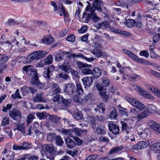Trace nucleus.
Here are the masks:
<instances>
[{
  "label": "nucleus",
  "instance_id": "nucleus-1",
  "mask_svg": "<svg viewBox=\"0 0 160 160\" xmlns=\"http://www.w3.org/2000/svg\"><path fill=\"white\" fill-rule=\"evenodd\" d=\"M127 100L131 105L136 107L131 108L130 113L136 115L138 112V109L142 110L146 108L145 106L143 103L133 98H128Z\"/></svg>",
  "mask_w": 160,
  "mask_h": 160
},
{
  "label": "nucleus",
  "instance_id": "nucleus-2",
  "mask_svg": "<svg viewBox=\"0 0 160 160\" xmlns=\"http://www.w3.org/2000/svg\"><path fill=\"white\" fill-rule=\"evenodd\" d=\"M48 52L42 51H34L28 55L26 58L27 62L30 63L35 60H37L44 57Z\"/></svg>",
  "mask_w": 160,
  "mask_h": 160
},
{
  "label": "nucleus",
  "instance_id": "nucleus-3",
  "mask_svg": "<svg viewBox=\"0 0 160 160\" xmlns=\"http://www.w3.org/2000/svg\"><path fill=\"white\" fill-rule=\"evenodd\" d=\"M147 110L148 111H144L136 116L135 118H137V121H140L143 118L148 116L149 115V112L150 113L156 112L157 108L154 105L149 104L148 105Z\"/></svg>",
  "mask_w": 160,
  "mask_h": 160
},
{
  "label": "nucleus",
  "instance_id": "nucleus-4",
  "mask_svg": "<svg viewBox=\"0 0 160 160\" xmlns=\"http://www.w3.org/2000/svg\"><path fill=\"white\" fill-rule=\"evenodd\" d=\"M64 52H65V56L67 54V56L64 59V61L63 62V64H69L71 57H72L73 58L75 57L81 58L89 62L93 61L94 60V58H87L81 53L76 54L74 53H72L64 51Z\"/></svg>",
  "mask_w": 160,
  "mask_h": 160
},
{
  "label": "nucleus",
  "instance_id": "nucleus-5",
  "mask_svg": "<svg viewBox=\"0 0 160 160\" xmlns=\"http://www.w3.org/2000/svg\"><path fill=\"white\" fill-rule=\"evenodd\" d=\"M42 148L44 151L46 152L48 154L47 157L51 160H53L57 153L56 148L52 144H45L42 146Z\"/></svg>",
  "mask_w": 160,
  "mask_h": 160
},
{
  "label": "nucleus",
  "instance_id": "nucleus-6",
  "mask_svg": "<svg viewBox=\"0 0 160 160\" xmlns=\"http://www.w3.org/2000/svg\"><path fill=\"white\" fill-rule=\"evenodd\" d=\"M101 45L98 43L93 42L92 44L91 52L96 56L100 57L102 54Z\"/></svg>",
  "mask_w": 160,
  "mask_h": 160
},
{
  "label": "nucleus",
  "instance_id": "nucleus-7",
  "mask_svg": "<svg viewBox=\"0 0 160 160\" xmlns=\"http://www.w3.org/2000/svg\"><path fill=\"white\" fill-rule=\"evenodd\" d=\"M96 86L97 89L99 92L100 94L103 101L105 102H107L109 97L110 96L108 93L107 94L106 93V89L98 83L97 84Z\"/></svg>",
  "mask_w": 160,
  "mask_h": 160
},
{
  "label": "nucleus",
  "instance_id": "nucleus-8",
  "mask_svg": "<svg viewBox=\"0 0 160 160\" xmlns=\"http://www.w3.org/2000/svg\"><path fill=\"white\" fill-rule=\"evenodd\" d=\"M23 71L26 72L32 78L38 74L36 69L31 65L24 66L22 68Z\"/></svg>",
  "mask_w": 160,
  "mask_h": 160
},
{
  "label": "nucleus",
  "instance_id": "nucleus-9",
  "mask_svg": "<svg viewBox=\"0 0 160 160\" xmlns=\"http://www.w3.org/2000/svg\"><path fill=\"white\" fill-rule=\"evenodd\" d=\"M9 58L7 55L0 54V71H2L6 68L5 62L8 61Z\"/></svg>",
  "mask_w": 160,
  "mask_h": 160
},
{
  "label": "nucleus",
  "instance_id": "nucleus-10",
  "mask_svg": "<svg viewBox=\"0 0 160 160\" xmlns=\"http://www.w3.org/2000/svg\"><path fill=\"white\" fill-rule=\"evenodd\" d=\"M9 115L14 120L18 121L19 119L22 117L21 113L20 110L16 109H12L9 111Z\"/></svg>",
  "mask_w": 160,
  "mask_h": 160
},
{
  "label": "nucleus",
  "instance_id": "nucleus-11",
  "mask_svg": "<svg viewBox=\"0 0 160 160\" xmlns=\"http://www.w3.org/2000/svg\"><path fill=\"white\" fill-rule=\"evenodd\" d=\"M75 87L72 83H68L64 85V91L69 95L73 94L75 92Z\"/></svg>",
  "mask_w": 160,
  "mask_h": 160
},
{
  "label": "nucleus",
  "instance_id": "nucleus-12",
  "mask_svg": "<svg viewBox=\"0 0 160 160\" xmlns=\"http://www.w3.org/2000/svg\"><path fill=\"white\" fill-rule=\"evenodd\" d=\"M127 119L124 120V121L120 122L122 127V131L124 132L127 135L130 134V135H131V134L130 130L132 128L131 126L128 124L127 122Z\"/></svg>",
  "mask_w": 160,
  "mask_h": 160
},
{
  "label": "nucleus",
  "instance_id": "nucleus-13",
  "mask_svg": "<svg viewBox=\"0 0 160 160\" xmlns=\"http://www.w3.org/2000/svg\"><path fill=\"white\" fill-rule=\"evenodd\" d=\"M32 145L31 143L24 142L21 144L20 146L14 145L13 146V148L14 150H26L31 148Z\"/></svg>",
  "mask_w": 160,
  "mask_h": 160
},
{
  "label": "nucleus",
  "instance_id": "nucleus-14",
  "mask_svg": "<svg viewBox=\"0 0 160 160\" xmlns=\"http://www.w3.org/2000/svg\"><path fill=\"white\" fill-rule=\"evenodd\" d=\"M149 144L148 140L141 141L138 142L136 144L133 146V148L136 150H139L144 148Z\"/></svg>",
  "mask_w": 160,
  "mask_h": 160
},
{
  "label": "nucleus",
  "instance_id": "nucleus-15",
  "mask_svg": "<svg viewBox=\"0 0 160 160\" xmlns=\"http://www.w3.org/2000/svg\"><path fill=\"white\" fill-rule=\"evenodd\" d=\"M65 56V52L63 51L59 50L55 52L54 53V56L55 60L56 61L60 62L61 61L64 60Z\"/></svg>",
  "mask_w": 160,
  "mask_h": 160
},
{
  "label": "nucleus",
  "instance_id": "nucleus-16",
  "mask_svg": "<svg viewBox=\"0 0 160 160\" xmlns=\"http://www.w3.org/2000/svg\"><path fill=\"white\" fill-rule=\"evenodd\" d=\"M32 99L34 102H44L46 100L43 93L42 92L37 93L36 95L32 98Z\"/></svg>",
  "mask_w": 160,
  "mask_h": 160
},
{
  "label": "nucleus",
  "instance_id": "nucleus-17",
  "mask_svg": "<svg viewBox=\"0 0 160 160\" xmlns=\"http://www.w3.org/2000/svg\"><path fill=\"white\" fill-rule=\"evenodd\" d=\"M148 124L151 128L160 134V125L150 120L148 121Z\"/></svg>",
  "mask_w": 160,
  "mask_h": 160
},
{
  "label": "nucleus",
  "instance_id": "nucleus-18",
  "mask_svg": "<svg viewBox=\"0 0 160 160\" xmlns=\"http://www.w3.org/2000/svg\"><path fill=\"white\" fill-rule=\"evenodd\" d=\"M92 3L93 8L99 12L102 11L101 7L103 6V2L101 0H93Z\"/></svg>",
  "mask_w": 160,
  "mask_h": 160
},
{
  "label": "nucleus",
  "instance_id": "nucleus-19",
  "mask_svg": "<svg viewBox=\"0 0 160 160\" xmlns=\"http://www.w3.org/2000/svg\"><path fill=\"white\" fill-rule=\"evenodd\" d=\"M88 12V14H91L92 20L93 22H96L100 20L101 18L97 16L95 12V9L93 7L91 8L90 10Z\"/></svg>",
  "mask_w": 160,
  "mask_h": 160
},
{
  "label": "nucleus",
  "instance_id": "nucleus-20",
  "mask_svg": "<svg viewBox=\"0 0 160 160\" xmlns=\"http://www.w3.org/2000/svg\"><path fill=\"white\" fill-rule=\"evenodd\" d=\"M108 127L110 132L115 135L118 134L119 132V129L118 125L113 123L108 124Z\"/></svg>",
  "mask_w": 160,
  "mask_h": 160
},
{
  "label": "nucleus",
  "instance_id": "nucleus-21",
  "mask_svg": "<svg viewBox=\"0 0 160 160\" xmlns=\"http://www.w3.org/2000/svg\"><path fill=\"white\" fill-rule=\"evenodd\" d=\"M31 82L32 84L35 85L37 87L40 89L43 88V84L41 83L39 80L38 74L35 77L32 78Z\"/></svg>",
  "mask_w": 160,
  "mask_h": 160
},
{
  "label": "nucleus",
  "instance_id": "nucleus-22",
  "mask_svg": "<svg viewBox=\"0 0 160 160\" xmlns=\"http://www.w3.org/2000/svg\"><path fill=\"white\" fill-rule=\"evenodd\" d=\"M58 11L60 12H63V15L64 17V21L65 22H69V21L68 19V14L66 11L65 9L62 5V4H60L58 5Z\"/></svg>",
  "mask_w": 160,
  "mask_h": 160
},
{
  "label": "nucleus",
  "instance_id": "nucleus-23",
  "mask_svg": "<svg viewBox=\"0 0 160 160\" xmlns=\"http://www.w3.org/2000/svg\"><path fill=\"white\" fill-rule=\"evenodd\" d=\"M96 132L98 135L106 134V132L105 126L102 124H98L96 128Z\"/></svg>",
  "mask_w": 160,
  "mask_h": 160
},
{
  "label": "nucleus",
  "instance_id": "nucleus-24",
  "mask_svg": "<svg viewBox=\"0 0 160 160\" xmlns=\"http://www.w3.org/2000/svg\"><path fill=\"white\" fill-rule=\"evenodd\" d=\"M72 130V132H74L76 136H80L84 134H85L87 132L86 129L85 130H82L78 128H74Z\"/></svg>",
  "mask_w": 160,
  "mask_h": 160
},
{
  "label": "nucleus",
  "instance_id": "nucleus-25",
  "mask_svg": "<svg viewBox=\"0 0 160 160\" xmlns=\"http://www.w3.org/2000/svg\"><path fill=\"white\" fill-rule=\"evenodd\" d=\"M66 65L64 64L63 62L62 65L58 66V68L65 71L66 73L68 74L72 71V69L70 66Z\"/></svg>",
  "mask_w": 160,
  "mask_h": 160
},
{
  "label": "nucleus",
  "instance_id": "nucleus-26",
  "mask_svg": "<svg viewBox=\"0 0 160 160\" xmlns=\"http://www.w3.org/2000/svg\"><path fill=\"white\" fill-rule=\"evenodd\" d=\"M93 77L94 78H99L101 75L102 72L101 69L98 68H95L92 70Z\"/></svg>",
  "mask_w": 160,
  "mask_h": 160
},
{
  "label": "nucleus",
  "instance_id": "nucleus-27",
  "mask_svg": "<svg viewBox=\"0 0 160 160\" xmlns=\"http://www.w3.org/2000/svg\"><path fill=\"white\" fill-rule=\"evenodd\" d=\"M105 110L104 105L102 103H100L99 105L97 106L96 108H94V110L96 112H98L101 113V115L102 114H104Z\"/></svg>",
  "mask_w": 160,
  "mask_h": 160
},
{
  "label": "nucleus",
  "instance_id": "nucleus-28",
  "mask_svg": "<svg viewBox=\"0 0 160 160\" xmlns=\"http://www.w3.org/2000/svg\"><path fill=\"white\" fill-rule=\"evenodd\" d=\"M65 142L67 147L70 148H73L76 145V142L69 138L65 139Z\"/></svg>",
  "mask_w": 160,
  "mask_h": 160
},
{
  "label": "nucleus",
  "instance_id": "nucleus-29",
  "mask_svg": "<svg viewBox=\"0 0 160 160\" xmlns=\"http://www.w3.org/2000/svg\"><path fill=\"white\" fill-rule=\"evenodd\" d=\"M82 82L84 86H89L93 82L92 78L90 77H85L82 79Z\"/></svg>",
  "mask_w": 160,
  "mask_h": 160
},
{
  "label": "nucleus",
  "instance_id": "nucleus-30",
  "mask_svg": "<svg viewBox=\"0 0 160 160\" xmlns=\"http://www.w3.org/2000/svg\"><path fill=\"white\" fill-rule=\"evenodd\" d=\"M74 118L78 120H81L83 117V115L80 111H79L78 110H76L75 111L73 115Z\"/></svg>",
  "mask_w": 160,
  "mask_h": 160
},
{
  "label": "nucleus",
  "instance_id": "nucleus-31",
  "mask_svg": "<svg viewBox=\"0 0 160 160\" xmlns=\"http://www.w3.org/2000/svg\"><path fill=\"white\" fill-rule=\"evenodd\" d=\"M151 148L155 152L158 153L160 152V142L155 143L151 146Z\"/></svg>",
  "mask_w": 160,
  "mask_h": 160
},
{
  "label": "nucleus",
  "instance_id": "nucleus-32",
  "mask_svg": "<svg viewBox=\"0 0 160 160\" xmlns=\"http://www.w3.org/2000/svg\"><path fill=\"white\" fill-rule=\"evenodd\" d=\"M49 119L53 122L56 123L60 119V117L57 115H48Z\"/></svg>",
  "mask_w": 160,
  "mask_h": 160
},
{
  "label": "nucleus",
  "instance_id": "nucleus-33",
  "mask_svg": "<svg viewBox=\"0 0 160 160\" xmlns=\"http://www.w3.org/2000/svg\"><path fill=\"white\" fill-rule=\"evenodd\" d=\"M122 148L121 146H117L112 148L109 151V154H112L121 151Z\"/></svg>",
  "mask_w": 160,
  "mask_h": 160
},
{
  "label": "nucleus",
  "instance_id": "nucleus-34",
  "mask_svg": "<svg viewBox=\"0 0 160 160\" xmlns=\"http://www.w3.org/2000/svg\"><path fill=\"white\" fill-rule=\"evenodd\" d=\"M76 65L77 67L79 69H81L83 68L90 67L91 65L89 64H88L87 63H84L80 61H78L76 63Z\"/></svg>",
  "mask_w": 160,
  "mask_h": 160
},
{
  "label": "nucleus",
  "instance_id": "nucleus-35",
  "mask_svg": "<svg viewBox=\"0 0 160 160\" xmlns=\"http://www.w3.org/2000/svg\"><path fill=\"white\" fill-rule=\"evenodd\" d=\"M54 38L50 36L43 38V42L46 44H51L52 42H54Z\"/></svg>",
  "mask_w": 160,
  "mask_h": 160
},
{
  "label": "nucleus",
  "instance_id": "nucleus-36",
  "mask_svg": "<svg viewBox=\"0 0 160 160\" xmlns=\"http://www.w3.org/2000/svg\"><path fill=\"white\" fill-rule=\"evenodd\" d=\"M62 121L64 125L67 127L70 126L73 127L74 126V125L72 123L71 121L65 117L62 118Z\"/></svg>",
  "mask_w": 160,
  "mask_h": 160
},
{
  "label": "nucleus",
  "instance_id": "nucleus-37",
  "mask_svg": "<svg viewBox=\"0 0 160 160\" xmlns=\"http://www.w3.org/2000/svg\"><path fill=\"white\" fill-rule=\"evenodd\" d=\"M5 43L9 44V45L10 47H13L14 45H16L17 47H19V42L16 40V38L14 37V38L11 41V42L9 41H7Z\"/></svg>",
  "mask_w": 160,
  "mask_h": 160
},
{
  "label": "nucleus",
  "instance_id": "nucleus-38",
  "mask_svg": "<svg viewBox=\"0 0 160 160\" xmlns=\"http://www.w3.org/2000/svg\"><path fill=\"white\" fill-rule=\"evenodd\" d=\"M94 96L91 93H89L87 95H85L82 99V101L84 102H87L88 101H92L93 100Z\"/></svg>",
  "mask_w": 160,
  "mask_h": 160
},
{
  "label": "nucleus",
  "instance_id": "nucleus-39",
  "mask_svg": "<svg viewBox=\"0 0 160 160\" xmlns=\"http://www.w3.org/2000/svg\"><path fill=\"white\" fill-rule=\"evenodd\" d=\"M56 78H62L65 80H67L69 78V77L65 72H62L57 75Z\"/></svg>",
  "mask_w": 160,
  "mask_h": 160
},
{
  "label": "nucleus",
  "instance_id": "nucleus-40",
  "mask_svg": "<svg viewBox=\"0 0 160 160\" xmlns=\"http://www.w3.org/2000/svg\"><path fill=\"white\" fill-rule=\"evenodd\" d=\"M53 60L52 56L51 55H48L47 58L43 60L44 62V64L46 65H49L52 63Z\"/></svg>",
  "mask_w": 160,
  "mask_h": 160
},
{
  "label": "nucleus",
  "instance_id": "nucleus-41",
  "mask_svg": "<svg viewBox=\"0 0 160 160\" xmlns=\"http://www.w3.org/2000/svg\"><path fill=\"white\" fill-rule=\"evenodd\" d=\"M57 136L54 133H49L47 134V139L49 142H53Z\"/></svg>",
  "mask_w": 160,
  "mask_h": 160
},
{
  "label": "nucleus",
  "instance_id": "nucleus-42",
  "mask_svg": "<svg viewBox=\"0 0 160 160\" xmlns=\"http://www.w3.org/2000/svg\"><path fill=\"white\" fill-rule=\"evenodd\" d=\"M61 90V89L59 88L58 86L55 83L52 85L51 89V91H53L55 94L59 93Z\"/></svg>",
  "mask_w": 160,
  "mask_h": 160
},
{
  "label": "nucleus",
  "instance_id": "nucleus-43",
  "mask_svg": "<svg viewBox=\"0 0 160 160\" xmlns=\"http://www.w3.org/2000/svg\"><path fill=\"white\" fill-rule=\"evenodd\" d=\"M21 89L24 96L30 93V87L24 86L21 88Z\"/></svg>",
  "mask_w": 160,
  "mask_h": 160
},
{
  "label": "nucleus",
  "instance_id": "nucleus-44",
  "mask_svg": "<svg viewBox=\"0 0 160 160\" xmlns=\"http://www.w3.org/2000/svg\"><path fill=\"white\" fill-rule=\"evenodd\" d=\"M18 130L21 131L23 133H25V126L23 123L18 124L16 126Z\"/></svg>",
  "mask_w": 160,
  "mask_h": 160
},
{
  "label": "nucleus",
  "instance_id": "nucleus-45",
  "mask_svg": "<svg viewBox=\"0 0 160 160\" xmlns=\"http://www.w3.org/2000/svg\"><path fill=\"white\" fill-rule=\"evenodd\" d=\"M71 101L70 99L68 98L66 99L63 98L61 102L62 105L66 108L68 107L71 103Z\"/></svg>",
  "mask_w": 160,
  "mask_h": 160
},
{
  "label": "nucleus",
  "instance_id": "nucleus-46",
  "mask_svg": "<svg viewBox=\"0 0 160 160\" xmlns=\"http://www.w3.org/2000/svg\"><path fill=\"white\" fill-rule=\"evenodd\" d=\"M37 116L40 120L44 119L47 118L46 113L45 112H37L36 113Z\"/></svg>",
  "mask_w": 160,
  "mask_h": 160
},
{
  "label": "nucleus",
  "instance_id": "nucleus-47",
  "mask_svg": "<svg viewBox=\"0 0 160 160\" xmlns=\"http://www.w3.org/2000/svg\"><path fill=\"white\" fill-rule=\"evenodd\" d=\"M90 9L91 8L88 6L86 8V12L87 13V14L84 21V22H85L88 23L90 20L92 18L91 14H88V10H90Z\"/></svg>",
  "mask_w": 160,
  "mask_h": 160
},
{
  "label": "nucleus",
  "instance_id": "nucleus-48",
  "mask_svg": "<svg viewBox=\"0 0 160 160\" xmlns=\"http://www.w3.org/2000/svg\"><path fill=\"white\" fill-rule=\"evenodd\" d=\"M35 113L33 114H30L29 115L27 118V125H28L29 123H31L33 119L35 118Z\"/></svg>",
  "mask_w": 160,
  "mask_h": 160
},
{
  "label": "nucleus",
  "instance_id": "nucleus-49",
  "mask_svg": "<svg viewBox=\"0 0 160 160\" xmlns=\"http://www.w3.org/2000/svg\"><path fill=\"white\" fill-rule=\"evenodd\" d=\"M135 22V20L133 19H129L126 21V24L128 28H131L134 26Z\"/></svg>",
  "mask_w": 160,
  "mask_h": 160
},
{
  "label": "nucleus",
  "instance_id": "nucleus-50",
  "mask_svg": "<svg viewBox=\"0 0 160 160\" xmlns=\"http://www.w3.org/2000/svg\"><path fill=\"white\" fill-rule=\"evenodd\" d=\"M63 97L60 95H57L53 97V100L54 102H57L58 103H61Z\"/></svg>",
  "mask_w": 160,
  "mask_h": 160
},
{
  "label": "nucleus",
  "instance_id": "nucleus-51",
  "mask_svg": "<svg viewBox=\"0 0 160 160\" xmlns=\"http://www.w3.org/2000/svg\"><path fill=\"white\" fill-rule=\"evenodd\" d=\"M76 85L77 88V93L79 95L83 93V90L81 85L80 83H77Z\"/></svg>",
  "mask_w": 160,
  "mask_h": 160
},
{
  "label": "nucleus",
  "instance_id": "nucleus-52",
  "mask_svg": "<svg viewBox=\"0 0 160 160\" xmlns=\"http://www.w3.org/2000/svg\"><path fill=\"white\" fill-rule=\"evenodd\" d=\"M19 89H17L15 93L14 94H12L11 95V97L13 99H15L17 98L19 99H21L22 97L20 96V93L19 92Z\"/></svg>",
  "mask_w": 160,
  "mask_h": 160
},
{
  "label": "nucleus",
  "instance_id": "nucleus-53",
  "mask_svg": "<svg viewBox=\"0 0 160 160\" xmlns=\"http://www.w3.org/2000/svg\"><path fill=\"white\" fill-rule=\"evenodd\" d=\"M55 141L57 144L59 146H62L64 143V142L60 136H57Z\"/></svg>",
  "mask_w": 160,
  "mask_h": 160
},
{
  "label": "nucleus",
  "instance_id": "nucleus-54",
  "mask_svg": "<svg viewBox=\"0 0 160 160\" xmlns=\"http://www.w3.org/2000/svg\"><path fill=\"white\" fill-rule=\"evenodd\" d=\"M71 137L74 140L77 142V145L78 146H80L82 143V141L79 138L77 137L72 135H70Z\"/></svg>",
  "mask_w": 160,
  "mask_h": 160
},
{
  "label": "nucleus",
  "instance_id": "nucleus-55",
  "mask_svg": "<svg viewBox=\"0 0 160 160\" xmlns=\"http://www.w3.org/2000/svg\"><path fill=\"white\" fill-rule=\"evenodd\" d=\"M81 73L85 75H88L89 74H92V70L89 68H86L83 69L81 71Z\"/></svg>",
  "mask_w": 160,
  "mask_h": 160
},
{
  "label": "nucleus",
  "instance_id": "nucleus-56",
  "mask_svg": "<svg viewBox=\"0 0 160 160\" xmlns=\"http://www.w3.org/2000/svg\"><path fill=\"white\" fill-rule=\"evenodd\" d=\"M89 122L91 125L92 127L93 128H95L96 125L95 118L93 117H90Z\"/></svg>",
  "mask_w": 160,
  "mask_h": 160
},
{
  "label": "nucleus",
  "instance_id": "nucleus-57",
  "mask_svg": "<svg viewBox=\"0 0 160 160\" xmlns=\"http://www.w3.org/2000/svg\"><path fill=\"white\" fill-rule=\"evenodd\" d=\"M52 73L48 71L47 69H46L44 72V77L48 79L50 78V77L52 75Z\"/></svg>",
  "mask_w": 160,
  "mask_h": 160
},
{
  "label": "nucleus",
  "instance_id": "nucleus-58",
  "mask_svg": "<svg viewBox=\"0 0 160 160\" xmlns=\"http://www.w3.org/2000/svg\"><path fill=\"white\" fill-rule=\"evenodd\" d=\"M146 17L148 19H150L152 21L154 22H156L158 21V19L156 18V16H154L153 15H151L149 14H146Z\"/></svg>",
  "mask_w": 160,
  "mask_h": 160
},
{
  "label": "nucleus",
  "instance_id": "nucleus-59",
  "mask_svg": "<svg viewBox=\"0 0 160 160\" xmlns=\"http://www.w3.org/2000/svg\"><path fill=\"white\" fill-rule=\"evenodd\" d=\"M131 78L132 79V81H138L140 78V76L135 73L132 74L131 76Z\"/></svg>",
  "mask_w": 160,
  "mask_h": 160
},
{
  "label": "nucleus",
  "instance_id": "nucleus-60",
  "mask_svg": "<svg viewBox=\"0 0 160 160\" xmlns=\"http://www.w3.org/2000/svg\"><path fill=\"white\" fill-rule=\"evenodd\" d=\"M153 36V41L154 42L156 43L158 42L160 38V33H154Z\"/></svg>",
  "mask_w": 160,
  "mask_h": 160
},
{
  "label": "nucleus",
  "instance_id": "nucleus-61",
  "mask_svg": "<svg viewBox=\"0 0 160 160\" xmlns=\"http://www.w3.org/2000/svg\"><path fill=\"white\" fill-rule=\"evenodd\" d=\"M117 112L116 110H114L111 112L110 115V118L111 119H115L117 116Z\"/></svg>",
  "mask_w": 160,
  "mask_h": 160
},
{
  "label": "nucleus",
  "instance_id": "nucleus-62",
  "mask_svg": "<svg viewBox=\"0 0 160 160\" xmlns=\"http://www.w3.org/2000/svg\"><path fill=\"white\" fill-rule=\"evenodd\" d=\"M110 84V80L106 78H103L102 80V84L103 86L105 87H107Z\"/></svg>",
  "mask_w": 160,
  "mask_h": 160
},
{
  "label": "nucleus",
  "instance_id": "nucleus-63",
  "mask_svg": "<svg viewBox=\"0 0 160 160\" xmlns=\"http://www.w3.org/2000/svg\"><path fill=\"white\" fill-rule=\"evenodd\" d=\"M115 91V89H114V87L112 85L108 89V93L109 95H110V96L111 97L112 95L114 94Z\"/></svg>",
  "mask_w": 160,
  "mask_h": 160
},
{
  "label": "nucleus",
  "instance_id": "nucleus-64",
  "mask_svg": "<svg viewBox=\"0 0 160 160\" xmlns=\"http://www.w3.org/2000/svg\"><path fill=\"white\" fill-rule=\"evenodd\" d=\"M97 158L96 154L90 155L87 157L84 160H95Z\"/></svg>",
  "mask_w": 160,
  "mask_h": 160
}]
</instances>
